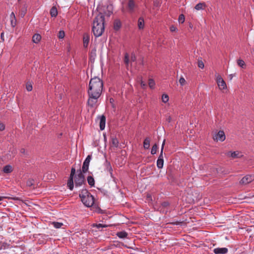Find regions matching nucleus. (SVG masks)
Listing matches in <instances>:
<instances>
[{
	"label": "nucleus",
	"mask_w": 254,
	"mask_h": 254,
	"mask_svg": "<svg viewBox=\"0 0 254 254\" xmlns=\"http://www.w3.org/2000/svg\"><path fill=\"white\" fill-rule=\"evenodd\" d=\"M103 89V81L98 77L92 78L89 83L87 91L88 99L87 104L91 108L94 107L101 96Z\"/></svg>",
	"instance_id": "nucleus-1"
},
{
	"label": "nucleus",
	"mask_w": 254,
	"mask_h": 254,
	"mask_svg": "<svg viewBox=\"0 0 254 254\" xmlns=\"http://www.w3.org/2000/svg\"><path fill=\"white\" fill-rule=\"evenodd\" d=\"M83 174L81 171V169L77 170L76 172L75 167H72L71 168L70 174L67 183V187L70 190H73L74 184L76 188L85 185L86 181Z\"/></svg>",
	"instance_id": "nucleus-2"
},
{
	"label": "nucleus",
	"mask_w": 254,
	"mask_h": 254,
	"mask_svg": "<svg viewBox=\"0 0 254 254\" xmlns=\"http://www.w3.org/2000/svg\"><path fill=\"white\" fill-rule=\"evenodd\" d=\"M101 10H100V13L95 17L93 22L92 30L96 37L101 36L105 30V17Z\"/></svg>",
	"instance_id": "nucleus-3"
},
{
	"label": "nucleus",
	"mask_w": 254,
	"mask_h": 254,
	"mask_svg": "<svg viewBox=\"0 0 254 254\" xmlns=\"http://www.w3.org/2000/svg\"><path fill=\"white\" fill-rule=\"evenodd\" d=\"M101 9H102V12L104 16L106 15L108 17H110L113 13V6L112 4H109L106 6L101 5L97 6V10L99 11V13H100V10Z\"/></svg>",
	"instance_id": "nucleus-4"
},
{
	"label": "nucleus",
	"mask_w": 254,
	"mask_h": 254,
	"mask_svg": "<svg viewBox=\"0 0 254 254\" xmlns=\"http://www.w3.org/2000/svg\"><path fill=\"white\" fill-rule=\"evenodd\" d=\"M91 158L92 156L91 155H88L84 161L82 169H81L82 173H85L88 171L89 163Z\"/></svg>",
	"instance_id": "nucleus-5"
},
{
	"label": "nucleus",
	"mask_w": 254,
	"mask_h": 254,
	"mask_svg": "<svg viewBox=\"0 0 254 254\" xmlns=\"http://www.w3.org/2000/svg\"><path fill=\"white\" fill-rule=\"evenodd\" d=\"M85 206L87 207L92 206L94 203V198L91 194L85 197L84 200L81 201Z\"/></svg>",
	"instance_id": "nucleus-6"
},
{
	"label": "nucleus",
	"mask_w": 254,
	"mask_h": 254,
	"mask_svg": "<svg viewBox=\"0 0 254 254\" xmlns=\"http://www.w3.org/2000/svg\"><path fill=\"white\" fill-rule=\"evenodd\" d=\"M254 180V176L247 175L244 177L240 181L241 185H247Z\"/></svg>",
	"instance_id": "nucleus-7"
},
{
	"label": "nucleus",
	"mask_w": 254,
	"mask_h": 254,
	"mask_svg": "<svg viewBox=\"0 0 254 254\" xmlns=\"http://www.w3.org/2000/svg\"><path fill=\"white\" fill-rule=\"evenodd\" d=\"M216 82L220 90H223L226 88V84L222 77L218 75L216 77Z\"/></svg>",
	"instance_id": "nucleus-8"
},
{
	"label": "nucleus",
	"mask_w": 254,
	"mask_h": 254,
	"mask_svg": "<svg viewBox=\"0 0 254 254\" xmlns=\"http://www.w3.org/2000/svg\"><path fill=\"white\" fill-rule=\"evenodd\" d=\"M214 140L223 141L225 139V135L224 131L219 130L218 132L213 136Z\"/></svg>",
	"instance_id": "nucleus-9"
},
{
	"label": "nucleus",
	"mask_w": 254,
	"mask_h": 254,
	"mask_svg": "<svg viewBox=\"0 0 254 254\" xmlns=\"http://www.w3.org/2000/svg\"><path fill=\"white\" fill-rule=\"evenodd\" d=\"M136 6V5L134 0H128L127 2V9L129 12H133L134 11V8Z\"/></svg>",
	"instance_id": "nucleus-10"
},
{
	"label": "nucleus",
	"mask_w": 254,
	"mask_h": 254,
	"mask_svg": "<svg viewBox=\"0 0 254 254\" xmlns=\"http://www.w3.org/2000/svg\"><path fill=\"white\" fill-rule=\"evenodd\" d=\"M228 251V250L226 248H217L213 250V252L215 254H226Z\"/></svg>",
	"instance_id": "nucleus-11"
},
{
	"label": "nucleus",
	"mask_w": 254,
	"mask_h": 254,
	"mask_svg": "<svg viewBox=\"0 0 254 254\" xmlns=\"http://www.w3.org/2000/svg\"><path fill=\"white\" fill-rule=\"evenodd\" d=\"M90 194H91L87 189H82L80 193H79V197L81 198V200H84L85 199V197L89 195Z\"/></svg>",
	"instance_id": "nucleus-12"
},
{
	"label": "nucleus",
	"mask_w": 254,
	"mask_h": 254,
	"mask_svg": "<svg viewBox=\"0 0 254 254\" xmlns=\"http://www.w3.org/2000/svg\"><path fill=\"white\" fill-rule=\"evenodd\" d=\"M164 164V160H163V156L162 155V153H160L159 157L157 161V167L159 169H161L163 167Z\"/></svg>",
	"instance_id": "nucleus-13"
},
{
	"label": "nucleus",
	"mask_w": 254,
	"mask_h": 254,
	"mask_svg": "<svg viewBox=\"0 0 254 254\" xmlns=\"http://www.w3.org/2000/svg\"><path fill=\"white\" fill-rule=\"evenodd\" d=\"M106 124V117L105 116L102 115L100 117V128L101 130L104 129Z\"/></svg>",
	"instance_id": "nucleus-14"
},
{
	"label": "nucleus",
	"mask_w": 254,
	"mask_h": 254,
	"mask_svg": "<svg viewBox=\"0 0 254 254\" xmlns=\"http://www.w3.org/2000/svg\"><path fill=\"white\" fill-rule=\"evenodd\" d=\"M11 26L15 27L16 25V19L14 13L12 12L10 15Z\"/></svg>",
	"instance_id": "nucleus-15"
},
{
	"label": "nucleus",
	"mask_w": 254,
	"mask_h": 254,
	"mask_svg": "<svg viewBox=\"0 0 254 254\" xmlns=\"http://www.w3.org/2000/svg\"><path fill=\"white\" fill-rule=\"evenodd\" d=\"M83 46L85 48L87 47L89 42V36L88 34L85 33L83 37Z\"/></svg>",
	"instance_id": "nucleus-16"
},
{
	"label": "nucleus",
	"mask_w": 254,
	"mask_h": 254,
	"mask_svg": "<svg viewBox=\"0 0 254 254\" xmlns=\"http://www.w3.org/2000/svg\"><path fill=\"white\" fill-rule=\"evenodd\" d=\"M122 24L120 20L116 19L114 22V29L115 31H118L121 27Z\"/></svg>",
	"instance_id": "nucleus-17"
},
{
	"label": "nucleus",
	"mask_w": 254,
	"mask_h": 254,
	"mask_svg": "<svg viewBox=\"0 0 254 254\" xmlns=\"http://www.w3.org/2000/svg\"><path fill=\"white\" fill-rule=\"evenodd\" d=\"M138 27L139 29H143L144 27V20L143 17H140L138 19Z\"/></svg>",
	"instance_id": "nucleus-18"
},
{
	"label": "nucleus",
	"mask_w": 254,
	"mask_h": 254,
	"mask_svg": "<svg viewBox=\"0 0 254 254\" xmlns=\"http://www.w3.org/2000/svg\"><path fill=\"white\" fill-rule=\"evenodd\" d=\"M87 181L88 185L91 187H94L95 185V180L93 177L91 176H88L87 177Z\"/></svg>",
	"instance_id": "nucleus-19"
},
{
	"label": "nucleus",
	"mask_w": 254,
	"mask_h": 254,
	"mask_svg": "<svg viewBox=\"0 0 254 254\" xmlns=\"http://www.w3.org/2000/svg\"><path fill=\"white\" fill-rule=\"evenodd\" d=\"M227 155L229 156H231L233 158H240L239 152L238 151H234V152H228L227 153Z\"/></svg>",
	"instance_id": "nucleus-20"
},
{
	"label": "nucleus",
	"mask_w": 254,
	"mask_h": 254,
	"mask_svg": "<svg viewBox=\"0 0 254 254\" xmlns=\"http://www.w3.org/2000/svg\"><path fill=\"white\" fill-rule=\"evenodd\" d=\"M206 6L205 2H199L195 6L194 8L196 10H199L204 9Z\"/></svg>",
	"instance_id": "nucleus-21"
},
{
	"label": "nucleus",
	"mask_w": 254,
	"mask_h": 254,
	"mask_svg": "<svg viewBox=\"0 0 254 254\" xmlns=\"http://www.w3.org/2000/svg\"><path fill=\"white\" fill-rule=\"evenodd\" d=\"M41 39V36L39 34H35L32 37V41L35 43H38Z\"/></svg>",
	"instance_id": "nucleus-22"
},
{
	"label": "nucleus",
	"mask_w": 254,
	"mask_h": 254,
	"mask_svg": "<svg viewBox=\"0 0 254 254\" xmlns=\"http://www.w3.org/2000/svg\"><path fill=\"white\" fill-rule=\"evenodd\" d=\"M13 171L12 167L10 165H5L3 168V171L5 173H10Z\"/></svg>",
	"instance_id": "nucleus-23"
},
{
	"label": "nucleus",
	"mask_w": 254,
	"mask_h": 254,
	"mask_svg": "<svg viewBox=\"0 0 254 254\" xmlns=\"http://www.w3.org/2000/svg\"><path fill=\"white\" fill-rule=\"evenodd\" d=\"M105 165L106 170L109 172L110 174L112 175L113 173V169L110 162L106 160Z\"/></svg>",
	"instance_id": "nucleus-24"
},
{
	"label": "nucleus",
	"mask_w": 254,
	"mask_h": 254,
	"mask_svg": "<svg viewBox=\"0 0 254 254\" xmlns=\"http://www.w3.org/2000/svg\"><path fill=\"white\" fill-rule=\"evenodd\" d=\"M150 139L149 137H146L143 141V147L144 149H148L150 147Z\"/></svg>",
	"instance_id": "nucleus-25"
},
{
	"label": "nucleus",
	"mask_w": 254,
	"mask_h": 254,
	"mask_svg": "<svg viewBox=\"0 0 254 254\" xmlns=\"http://www.w3.org/2000/svg\"><path fill=\"white\" fill-rule=\"evenodd\" d=\"M50 14L52 17H56L58 15V10L56 6H53L50 10Z\"/></svg>",
	"instance_id": "nucleus-26"
},
{
	"label": "nucleus",
	"mask_w": 254,
	"mask_h": 254,
	"mask_svg": "<svg viewBox=\"0 0 254 254\" xmlns=\"http://www.w3.org/2000/svg\"><path fill=\"white\" fill-rule=\"evenodd\" d=\"M112 146L113 147H115L116 148H117L119 146V141L118 139L116 137H112Z\"/></svg>",
	"instance_id": "nucleus-27"
},
{
	"label": "nucleus",
	"mask_w": 254,
	"mask_h": 254,
	"mask_svg": "<svg viewBox=\"0 0 254 254\" xmlns=\"http://www.w3.org/2000/svg\"><path fill=\"white\" fill-rule=\"evenodd\" d=\"M128 234L126 231H121L117 233V236L120 238H127Z\"/></svg>",
	"instance_id": "nucleus-28"
},
{
	"label": "nucleus",
	"mask_w": 254,
	"mask_h": 254,
	"mask_svg": "<svg viewBox=\"0 0 254 254\" xmlns=\"http://www.w3.org/2000/svg\"><path fill=\"white\" fill-rule=\"evenodd\" d=\"M3 198H7L8 199H12L14 200H22L18 197L0 196V201L2 200Z\"/></svg>",
	"instance_id": "nucleus-29"
},
{
	"label": "nucleus",
	"mask_w": 254,
	"mask_h": 254,
	"mask_svg": "<svg viewBox=\"0 0 254 254\" xmlns=\"http://www.w3.org/2000/svg\"><path fill=\"white\" fill-rule=\"evenodd\" d=\"M92 226L93 227H96L97 229H100V228H106L108 227V225H105V224H100V223H99V224H93L92 225Z\"/></svg>",
	"instance_id": "nucleus-30"
},
{
	"label": "nucleus",
	"mask_w": 254,
	"mask_h": 254,
	"mask_svg": "<svg viewBox=\"0 0 254 254\" xmlns=\"http://www.w3.org/2000/svg\"><path fill=\"white\" fill-rule=\"evenodd\" d=\"M52 225L56 228H60L63 225V223L59 222H53Z\"/></svg>",
	"instance_id": "nucleus-31"
},
{
	"label": "nucleus",
	"mask_w": 254,
	"mask_h": 254,
	"mask_svg": "<svg viewBox=\"0 0 254 254\" xmlns=\"http://www.w3.org/2000/svg\"><path fill=\"white\" fill-rule=\"evenodd\" d=\"M158 148V146L157 144H155L153 145L151 150V154L152 155H154L156 153L157 149Z\"/></svg>",
	"instance_id": "nucleus-32"
},
{
	"label": "nucleus",
	"mask_w": 254,
	"mask_h": 254,
	"mask_svg": "<svg viewBox=\"0 0 254 254\" xmlns=\"http://www.w3.org/2000/svg\"><path fill=\"white\" fill-rule=\"evenodd\" d=\"M148 85L150 88L153 89L154 88L155 83L153 79H149Z\"/></svg>",
	"instance_id": "nucleus-33"
},
{
	"label": "nucleus",
	"mask_w": 254,
	"mask_h": 254,
	"mask_svg": "<svg viewBox=\"0 0 254 254\" xmlns=\"http://www.w3.org/2000/svg\"><path fill=\"white\" fill-rule=\"evenodd\" d=\"M96 56V48H94L92 49L90 53V58H93L94 59V58Z\"/></svg>",
	"instance_id": "nucleus-34"
},
{
	"label": "nucleus",
	"mask_w": 254,
	"mask_h": 254,
	"mask_svg": "<svg viewBox=\"0 0 254 254\" xmlns=\"http://www.w3.org/2000/svg\"><path fill=\"white\" fill-rule=\"evenodd\" d=\"M237 64L239 66H240V67H241L242 68H244V66H245V62L243 60H241V59H239L237 61Z\"/></svg>",
	"instance_id": "nucleus-35"
},
{
	"label": "nucleus",
	"mask_w": 254,
	"mask_h": 254,
	"mask_svg": "<svg viewBox=\"0 0 254 254\" xmlns=\"http://www.w3.org/2000/svg\"><path fill=\"white\" fill-rule=\"evenodd\" d=\"M162 102L166 103L169 101V96L167 94H163L162 96Z\"/></svg>",
	"instance_id": "nucleus-36"
},
{
	"label": "nucleus",
	"mask_w": 254,
	"mask_h": 254,
	"mask_svg": "<svg viewBox=\"0 0 254 254\" xmlns=\"http://www.w3.org/2000/svg\"><path fill=\"white\" fill-rule=\"evenodd\" d=\"M185 17L184 14H181L179 15L178 21L180 23H183L185 21Z\"/></svg>",
	"instance_id": "nucleus-37"
},
{
	"label": "nucleus",
	"mask_w": 254,
	"mask_h": 254,
	"mask_svg": "<svg viewBox=\"0 0 254 254\" xmlns=\"http://www.w3.org/2000/svg\"><path fill=\"white\" fill-rule=\"evenodd\" d=\"M129 61V56L127 53H126V54L125 55V58H124V62L127 65L128 64Z\"/></svg>",
	"instance_id": "nucleus-38"
},
{
	"label": "nucleus",
	"mask_w": 254,
	"mask_h": 254,
	"mask_svg": "<svg viewBox=\"0 0 254 254\" xmlns=\"http://www.w3.org/2000/svg\"><path fill=\"white\" fill-rule=\"evenodd\" d=\"M27 11V8L26 7H23L21 8V11H20V15L22 17H23Z\"/></svg>",
	"instance_id": "nucleus-39"
},
{
	"label": "nucleus",
	"mask_w": 254,
	"mask_h": 254,
	"mask_svg": "<svg viewBox=\"0 0 254 254\" xmlns=\"http://www.w3.org/2000/svg\"><path fill=\"white\" fill-rule=\"evenodd\" d=\"M65 35L64 32L63 30H61L59 31L58 34V37L59 39H63L64 38Z\"/></svg>",
	"instance_id": "nucleus-40"
},
{
	"label": "nucleus",
	"mask_w": 254,
	"mask_h": 254,
	"mask_svg": "<svg viewBox=\"0 0 254 254\" xmlns=\"http://www.w3.org/2000/svg\"><path fill=\"white\" fill-rule=\"evenodd\" d=\"M34 180L33 179H29L27 182L26 185L27 186L31 187L33 185Z\"/></svg>",
	"instance_id": "nucleus-41"
},
{
	"label": "nucleus",
	"mask_w": 254,
	"mask_h": 254,
	"mask_svg": "<svg viewBox=\"0 0 254 254\" xmlns=\"http://www.w3.org/2000/svg\"><path fill=\"white\" fill-rule=\"evenodd\" d=\"M186 80L184 77H181L180 78V79L179 80V82H180L181 85H182V86L184 85L186 83Z\"/></svg>",
	"instance_id": "nucleus-42"
},
{
	"label": "nucleus",
	"mask_w": 254,
	"mask_h": 254,
	"mask_svg": "<svg viewBox=\"0 0 254 254\" xmlns=\"http://www.w3.org/2000/svg\"><path fill=\"white\" fill-rule=\"evenodd\" d=\"M198 66L201 68H204V65L203 63L201 61H198Z\"/></svg>",
	"instance_id": "nucleus-43"
},
{
	"label": "nucleus",
	"mask_w": 254,
	"mask_h": 254,
	"mask_svg": "<svg viewBox=\"0 0 254 254\" xmlns=\"http://www.w3.org/2000/svg\"><path fill=\"white\" fill-rule=\"evenodd\" d=\"M136 58L135 54L133 53H132L131 54V57H130L131 62H135L136 61Z\"/></svg>",
	"instance_id": "nucleus-44"
},
{
	"label": "nucleus",
	"mask_w": 254,
	"mask_h": 254,
	"mask_svg": "<svg viewBox=\"0 0 254 254\" xmlns=\"http://www.w3.org/2000/svg\"><path fill=\"white\" fill-rule=\"evenodd\" d=\"M26 89L28 91H31L32 90V86L31 84L26 85Z\"/></svg>",
	"instance_id": "nucleus-45"
},
{
	"label": "nucleus",
	"mask_w": 254,
	"mask_h": 254,
	"mask_svg": "<svg viewBox=\"0 0 254 254\" xmlns=\"http://www.w3.org/2000/svg\"><path fill=\"white\" fill-rule=\"evenodd\" d=\"M140 85H141V87L143 89L146 88V87L147 86L146 84L144 81H143L142 79L141 80V81H140Z\"/></svg>",
	"instance_id": "nucleus-46"
},
{
	"label": "nucleus",
	"mask_w": 254,
	"mask_h": 254,
	"mask_svg": "<svg viewBox=\"0 0 254 254\" xmlns=\"http://www.w3.org/2000/svg\"><path fill=\"white\" fill-rule=\"evenodd\" d=\"M5 129V125L2 123L0 122V131H3Z\"/></svg>",
	"instance_id": "nucleus-47"
},
{
	"label": "nucleus",
	"mask_w": 254,
	"mask_h": 254,
	"mask_svg": "<svg viewBox=\"0 0 254 254\" xmlns=\"http://www.w3.org/2000/svg\"><path fill=\"white\" fill-rule=\"evenodd\" d=\"M165 140H164L163 143L162 144L161 149V151H160V153H162V155H163V149H164V145H165Z\"/></svg>",
	"instance_id": "nucleus-48"
},
{
	"label": "nucleus",
	"mask_w": 254,
	"mask_h": 254,
	"mask_svg": "<svg viewBox=\"0 0 254 254\" xmlns=\"http://www.w3.org/2000/svg\"><path fill=\"white\" fill-rule=\"evenodd\" d=\"M176 29L177 28L174 26H172L170 27V31L171 32L175 31Z\"/></svg>",
	"instance_id": "nucleus-49"
},
{
	"label": "nucleus",
	"mask_w": 254,
	"mask_h": 254,
	"mask_svg": "<svg viewBox=\"0 0 254 254\" xmlns=\"http://www.w3.org/2000/svg\"><path fill=\"white\" fill-rule=\"evenodd\" d=\"M0 38L3 41L4 40V32H2L0 34Z\"/></svg>",
	"instance_id": "nucleus-50"
},
{
	"label": "nucleus",
	"mask_w": 254,
	"mask_h": 254,
	"mask_svg": "<svg viewBox=\"0 0 254 254\" xmlns=\"http://www.w3.org/2000/svg\"><path fill=\"white\" fill-rule=\"evenodd\" d=\"M97 212H98V213H100V214H102V213H103V210H102L101 208H99L98 209V210H97Z\"/></svg>",
	"instance_id": "nucleus-51"
},
{
	"label": "nucleus",
	"mask_w": 254,
	"mask_h": 254,
	"mask_svg": "<svg viewBox=\"0 0 254 254\" xmlns=\"http://www.w3.org/2000/svg\"><path fill=\"white\" fill-rule=\"evenodd\" d=\"M169 205V203L168 202H164L163 203V205L164 206H167Z\"/></svg>",
	"instance_id": "nucleus-52"
},
{
	"label": "nucleus",
	"mask_w": 254,
	"mask_h": 254,
	"mask_svg": "<svg viewBox=\"0 0 254 254\" xmlns=\"http://www.w3.org/2000/svg\"><path fill=\"white\" fill-rule=\"evenodd\" d=\"M25 150L24 148H21L20 149V153L24 154V153H25Z\"/></svg>",
	"instance_id": "nucleus-53"
},
{
	"label": "nucleus",
	"mask_w": 254,
	"mask_h": 254,
	"mask_svg": "<svg viewBox=\"0 0 254 254\" xmlns=\"http://www.w3.org/2000/svg\"><path fill=\"white\" fill-rule=\"evenodd\" d=\"M167 121H168V122H169V123L171 122V117H170V116H169V117H168V118L167 119Z\"/></svg>",
	"instance_id": "nucleus-54"
},
{
	"label": "nucleus",
	"mask_w": 254,
	"mask_h": 254,
	"mask_svg": "<svg viewBox=\"0 0 254 254\" xmlns=\"http://www.w3.org/2000/svg\"><path fill=\"white\" fill-rule=\"evenodd\" d=\"M113 101H114V99L113 98H110V102L111 103H112Z\"/></svg>",
	"instance_id": "nucleus-55"
},
{
	"label": "nucleus",
	"mask_w": 254,
	"mask_h": 254,
	"mask_svg": "<svg viewBox=\"0 0 254 254\" xmlns=\"http://www.w3.org/2000/svg\"><path fill=\"white\" fill-rule=\"evenodd\" d=\"M233 75L232 74H230V79H232V77H233Z\"/></svg>",
	"instance_id": "nucleus-56"
},
{
	"label": "nucleus",
	"mask_w": 254,
	"mask_h": 254,
	"mask_svg": "<svg viewBox=\"0 0 254 254\" xmlns=\"http://www.w3.org/2000/svg\"><path fill=\"white\" fill-rule=\"evenodd\" d=\"M141 64H142V65L143 64V60H142V61L141 62Z\"/></svg>",
	"instance_id": "nucleus-57"
}]
</instances>
